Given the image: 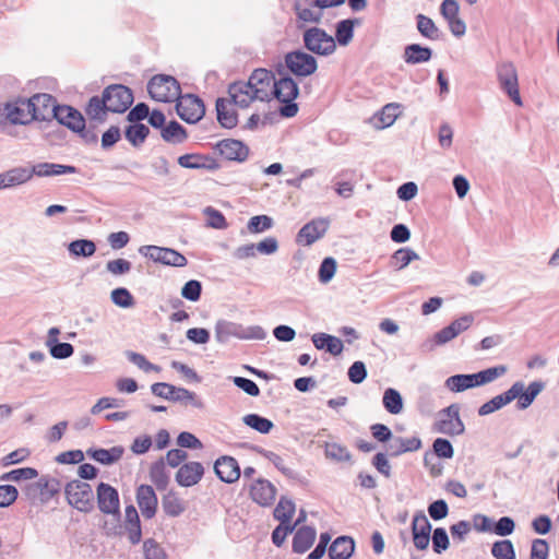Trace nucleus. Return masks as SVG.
Listing matches in <instances>:
<instances>
[{
  "label": "nucleus",
  "instance_id": "52",
  "mask_svg": "<svg viewBox=\"0 0 559 559\" xmlns=\"http://www.w3.org/2000/svg\"><path fill=\"white\" fill-rule=\"evenodd\" d=\"M7 176V179L10 188L23 185L32 179L34 176L33 167L32 168H25V167H15L4 173Z\"/></svg>",
  "mask_w": 559,
  "mask_h": 559
},
{
  "label": "nucleus",
  "instance_id": "36",
  "mask_svg": "<svg viewBox=\"0 0 559 559\" xmlns=\"http://www.w3.org/2000/svg\"><path fill=\"white\" fill-rule=\"evenodd\" d=\"M108 111H110L108 103L106 102L103 94L102 96L91 97L85 107V114L88 117V119L91 121H96L98 123H103L106 121Z\"/></svg>",
  "mask_w": 559,
  "mask_h": 559
},
{
  "label": "nucleus",
  "instance_id": "35",
  "mask_svg": "<svg viewBox=\"0 0 559 559\" xmlns=\"http://www.w3.org/2000/svg\"><path fill=\"white\" fill-rule=\"evenodd\" d=\"M432 57V49L420 44H409L404 48L403 60L407 64L428 62Z\"/></svg>",
  "mask_w": 559,
  "mask_h": 559
},
{
  "label": "nucleus",
  "instance_id": "1",
  "mask_svg": "<svg viewBox=\"0 0 559 559\" xmlns=\"http://www.w3.org/2000/svg\"><path fill=\"white\" fill-rule=\"evenodd\" d=\"M276 73L278 78H275L272 96L283 104L280 108L282 117H295L298 112V105L294 102L299 95L298 84L285 70L284 66L280 64L276 68Z\"/></svg>",
  "mask_w": 559,
  "mask_h": 559
},
{
  "label": "nucleus",
  "instance_id": "53",
  "mask_svg": "<svg viewBox=\"0 0 559 559\" xmlns=\"http://www.w3.org/2000/svg\"><path fill=\"white\" fill-rule=\"evenodd\" d=\"M38 476V471L33 467H21L16 469H12L8 473H4L0 476V480L3 481H20L34 479Z\"/></svg>",
  "mask_w": 559,
  "mask_h": 559
},
{
  "label": "nucleus",
  "instance_id": "57",
  "mask_svg": "<svg viewBox=\"0 0 559 559\" xmlns=\"http://www.w3.org/2000/svg\"><path fill=\"white\" fill-rule=\"evenodd\" d=\"M449 325L438 331L431 341H427L423 346L431 350L435 346H441L456 337Z\"/></svg>",
  "mask_w": 559,
  "mask_h": 559
},
{
  "label": "nucleus",
  "instance_id": "12",
  "mask_svg": "<svg viewBox=\"0 0 559 559\" xmlns=\"http://www.w3.org/2000/svg\"><path fill=\"white\" fill-rule=\"evenodd\" d=\"M176 110L178 116L188 123H197L205 115L203 100L193 94L180 95L177 99Z\"/></svg>",
  "mask_w": 559,
  "mask_h": 559
},
{
  "label": "nucleus",
  "instance_id": "26",
  "mask_svg": "<svg viewBox=\"0 0 559 559\" xmlns=\"http://www.w3.org/2000/svg\"><path fill=\"white\" fill-rule=\"evenodd\" d=\"M32 108L33 103H29L28 99H19L14 103H11L8 120L12 124H27L35 120Z\"/></svg>",
  "mask_w": 559,
  "mask_h": 559
},
{
  "label": "nucleus",
  "instance_id": "39",
  "mask_svg": "<svg viewBox=\"0 0 559 559\" xmlns=\"http://www.w3.org/2000/svg\"><path fill=\"white\" fill-rule=\"evenodd\" d=\"M34 175L38 177L59 176L63 174H75L76 167L71 165H61L53 163H38L33 166Z\"/></svg>",
  "mask_w": 559,
  "mask_h": 559
},
{
  "label": "nucleus",
  "instance_id": "30",
  "mask_svg": "<svg viewBox=\"0 0 559 559\" xmlns=\"http://www.w3.org/2000/svg\"><path fill=\"white\" fill-rule=\"evenodd\" d=\"M416 28L418 33L430 41L441 40L444 36L443 32L436 25L433 20L423 13L415 16Z\"/></svg>",
  "mask_w": 559,
  "mask_h": 559
},
{
  "label": "nucleus",
  "instance_id": "24",
  "mask_svg": "<svg viewBox=\"0 0 559 559\" xmlns=\"http://www.w3.org/2000/svg\"><path fill=\"white\" fill-rule=\"evenodd\" d=\"M228 94L230 96L229 100L241 108L248 107L254 99H257V97L253 96V90L249 81H239L230 84L228 87Z\"/></svg>",
  "mask_w": 559,
  "mask_h": 559
},
{
  "label": "nucleus",
  "instance_id": "40",
  "mask_svg": "<svg viewBox=\"0 0 559 559\" xmlns=\"http://www.w3.org/2000/svg\"><path fill=\"white\" fill-rule=\"evenodd\" d=\"M360 25L359 19H346L336 23L335 43L341 46H347L354 37V27Z\"/></svg>",
  "mask_w": 559,
  "mask_h": 559
},
{
  "label": "nucleus",
  "instance_id": "42",
  "mask_svg": "<svg viewBox=\"0 0 559 559\" xmlns=\"http://www.w3.org/2000/svg\"><path fill=\"white\" fill-rule=\"evenodd\" d=\"M295 511L296 506L294 501L285 496H282L273 511V516L275 520L280 521V523L292 525L290 521L295 514Z\"/></svg>",
  "mask_w": 559,
  "mask_h": 559
},
{
  "label": "nucleus",
  "instance_id": "34",
  "mask_svg": "<svg viewBox=\"0 0 559 559\" xmlns=\"http://www.w3.org/2000/svg\"><path fill=\"white\" fill-rule=\"evenodd\" d=\"M317 532L311 526H300L293 537V551L296 554L306 552L314 543Z\"/></svg>",
  "mask_w": 559,
  "mask_h": 559
},
{
  "label": "nucleus",
  "instance_id": "22",
  "mask_svg": "<svg viewBox=\"0 0 559 559\" xmlns=\"http://www.w3.org/2000/svg\"><path fill=\"white\" fill-rule=\"evenodd\" d=\"M203 475L204 467L200 462H188L178 468L175 479L181 487H192L202 479Z\"/></svg>",
  "mask_w": 559,
  "mask_h": 559
},
{
  "label": "nucleus",
  "instance_id": "14",
  "mask_svg": "<svg viewBox=\"0 0 559 559\" xmlns=\"http://www.w3.org/2000/svg\"><path fill=\"white\" fill-rule=\"evenodd\" d=\"M275 73L266 69H255L249 78V83L253 90V96L258 100H270L273 94Z\"/></svg>",
  "mask_w": 559,
  "mask_h": 559
},
{
  "label": "nucleus",
  "instance_id": "45",
  "mask_svg": "<svg viewBox=\"0 0 559 559\" xmlns=\"http://www.w3.org/2000/svg\"><path fill=\"white\" fill-rule=\"evenodd\" d=\"M400 105L391 103L385 105L381 111L374 115L373 119L377 120L376 126L380 129H384L394 123L399 116Z\"/></svg>",
  "mask_w": 559,
  "mask_h": 559
},
{
  "label": "nucleus",
  "instance_id": "29",
  "mask_svg": "<svg viewBox=\"0 0 559 559\" xmlns=\"http://www.w3.org/2000/svg\"><path fill=\"white\" fill-rule=\"evenodd\" d=\"M355 551V540L350 536H338L329 547L330 559H349Z\"/></svg>",
  "mask_w": 559,
  "mask_h": 559
},
{
  "label": "nucleus",
  "instance_id": "60",
  "mask_svg": "<svg viewBox=\"0 0 559 559\" xmlns=\"http://www.w3.org/2000/svg\"><path fill=\"white\" fill-rule=\"evenodd\" d=\"M110 297L112 302L121 308H130L134 305L133 296L124 287L115 288L111 292Z\"/></svg>",
  "mask_w": 559,
  "mask_h": 559
},
{
  "label": "nucleus",
  "instance_id": "19",
  "mask_svg": "<svg viewBox=\"0 0 559 559\" xmlns=\"http://www.w3.org/2000/svg\"><path fill=\"white\" fill-rule=\"evenodd\" d=\"M214 471L216 476L226 484L237 481L241 475L237 460L228 455H223L215 461Z\"/></svg>",
  "mask_w": 559,
  "mask_h": 559
},
{
  "label": "nucleus",
  "instance_id": "6",
  "mask_svg": "<svg viewBox=\"0 0 559 559\" xmlns=\"http://www.w3.org/2000/svg\"><path fill=\"white\" fill-rule=\"evenodd\" d=\"M64 493L69 504L80 512L94 510V492L90 484L74 479L66 485Z\"/></svg>",
  "mask_w": 559,
  "mask_h": 559
},
{
  "label": "nucleus",
  "instance_id": "62",
  "mask_svg": "<svg viewBox=\"0 0 559 559\" xmlns=\"http://www.w3.org/2000/svg\"><path fill=\"white\" fill-rule=\"evenodd\" d=\"M207 217V225L215 229H225L228 224L222 212L215 210L212 206H206L203 211Z\"/></svg>",
  "mask_w": 559,
  "mask_h": 559
},
{
  "label": "nucleus",
  "instance_id": "43",
  "mask_svg": "<svg viewBox=\"0 0 559 559\" xmlns=\"http://www.w3.org/2000/svg\"><path fill=\"white\" fill-rule=\"evenodd\" d=\"M150 478L158 490H165L169 484V476L166 472L165 461L163 457L151 465Z\"/></svg>",
  "mask_w": 559,
  "mask_h": 559
},
{
  "label": "nucleus",
  "instance_id": "15",
  "mask_svg": "<svg viewBox=\"0 0 559 559\" xmlns=\"http://www.w3.org/2000/svg\"><path fill=\"white\" fill-rule=\"evenodd\" d=\"M97 507L107 515H120L118 490L109 484L99 483L96 488Z\"/></svg>",
  "mask_w": 559,
  "mask_h": 559
},
{
  "label": "nucleus",
  "instance_id": "47",
  "mask_svg": "<svg viewBox=\"0 0 559 559\" xmlns=\"http://www.w3.org/2000/svg\"><path fill=\"white\" fill-rule=\"evenodd\" d=\"M383 407L393 415H397L403 411V399L401 393L393 389L389 388L383 393L382 399Z\"/></svg>",
  "mask_w": 559,
  "mask_h": 559
},
{
  "label": "nucleus",
  "instance_id": "17",
  "mask_svg": "<svg viewBox=\"0 0 559 559\" xmlns=\"http://www.w3.org/2000/svg\"><path fill=\"white\" fill-rule=\"evenodd\" d=\"M330 225L328 218H316L305 224L296 236V242L301 246H311L322 238Z\"/></svg>",
  "mask_w": 559,
  "mask_h": 559
},
{
  "label": "nucleus",
  "instance_id": "7",
  "mask_svg": "<svg viewBox=\"0 0 559 559\" xmlns=\"http://www.w3.org/2000/svg\"><path fill=\"white\" fill-rule=\"evenodd\" d=\"M302 40L306 49L319 56H330L336 50L334 37L317 26L306 29Z\"/></svg>",
  "mask_w": 559,
  "mask_h": 559
},
{
  "label": "nucleus",
  "instance_id": "4",
  "mask_svg": "<svg viewBox=\"0 0 559 559\" xmlns=\"http://www.w3.org/2000/svg\"><path fill=\"white\" fill-rule=\"evenodd\" d=\"M61 489L57 478L41 476L37 481L26 484L22 491L32 504L49 502Z\"/></svg>",
  "mask_w": 559,
  "mask_h": 559
},
{
  "label": "nucleus",
  "instance_id": "58",
  "mask_svg": "<svg viewBox=\"0 0 559 559\" xmlns=\"http://www.w3.org/2000/svg\"><path fill=\"white\" fill-rule=\"evenodd\" d=\"M431 524L423 511L415 513L412 521V534L428 535L431 533Z\"/></svg>",
  "mask_w": 559,
  "mask_h": 559
},
{
  "label": "nucleus",
  "instance_id": "2",
  "mask_svg": "<svg viewBox=\"0 0 559 559\" xmlns=\"http://www.w3.org/2000/svg\"><path fill=\"white\" fill-rule=\"evenodd\" d=\"M508 371L507 366L498 365L476 373H460L449 377L444 381V386L454 393H460L468 389L481 386L493 382L498 378L504 376Z\"/></svg>",
  "mask_w": 559,
  "mask_h": 559
},
{
  "label": "nucleus",
  "instance_id": "13",
  "mask_svg": "<svg viewBox=\"0 0 559 559\" xmlns=\"http://www.w3.org/2000/svg\"><path fill=\"white\" fill-rule=\"evenodd\" d=\"M498 81L501 88L514 102L515 105L522 106V99L519 92L518 72L512 62H502L497 68Z\"/></svg>",
  "mask_w": 559,
  "mask_h": 559
},
{
  "label": "nucleus",
  "instance_id": "27",
  "mask_svg": "<svg viewBox=\"0 0 559 559\" xmlns=\"http://www.w3.org/2000/svg\"><path fill=\"white\" fill-rule=\"evenodd\" d=\"M519 390L516 406L519 409H526L532 405L536 396L544 390L545 383L543 381H533L524 390V383L521 381L514 382Z\"/></svg>",
  "mask_w": 559,
  "mask_h": 559
},
{
  "label": "nucleus",
  "instance_id": "38",
  "mask_svg": "<svg viewBox=\"0 0 559 559\" xmlns=\"http://www.w3.org/2000/svg\"><path fill=\"white\" fill-rule=\"evenodd\" d=\"M162 508L166 515L177 518L186 511L187 504L177 492L169 490L162 498Z\"/></svg>",
  "mask_w": 559,
  "mask_h": 559
},
{
  "label": "nucleus",
  "instance_id": "32",
  "mask_svg": "<svg viewBox=\"0 0 559 559\" xmlns=\"http://www.w3.org/2000/svg\"><path fill=\"white\" fill-rule=\"evenodd\" d=\"M231 102L219 97L216 99L217 121L223 128L233 129L238 123L237 112L230 107Z\"/></svg>",
  "mask_w": 559,
  "mask_h": 559
},
{
  "label": "nucleus",
  "instance_id": "18",
  "mask_svg": "<svg viewBox=\"0 0 559 559\" xmlns=\"http://www.w3.org/2000/svg\"><path fill=\"white\" fill-rule=\"evenodd\" d=\"M251 499L261 507H270L273 504L277 489L265 478H257L249 488Z\"/></svg>",
  "mask_w": 559,
  "mask_h": 559
},
{
  "label": "nucleus",
  "instance_id": "55",
  "mask_svg": "<svg viewBox=\"0 0 559 559\" xmlns=\"http://www.w3.org/2000/svg\"><path fill=\"white\" fill-rule=\"evenodd\" d=\"M173 402H182L186 404H191L197 408L203 407V402L197 397L195 393L185 389V388H176L171 397Z\"/></svg>",
  "mask_w": 559,
  "mask_h": 559
},
{
  "label": "nucleus",
  "instance_id": "64",
  "mask_svg": "<svg viewBox=\"0 0 559 559\" xmlns=\"http://www.w3.org/2000/svg\"><path fill=\"white\" fill-rule=\"evenodd\" d=\"M202 284L197 280L188 281L181 288V296L189 301H198L201 297Z\"/></svg>",
  "mask_w": 559,
  "mask_h": 559
},
{
  "label": "nucleus",
  "instance_id": "48",
  "mask_svg": "<svg viewBox=\"0 0 559 559\" xmlns=\"http://www.w3.org/2000/svg\"><path fill=\"white\" fill-rule=\"evenodd\" d=\"M68 250L71 255L90 258L96 251V245L90 239H76L68 245Z\"/></svg>",
  "mask_w": 559,
  "mask_h": 559
},
{
  "label": "nucleus",
  "instance_id": "54",
  "mask_svg": "<svg viewBox=\"0 0 559 559\" xmlns=\"http://www.w3.org/2000/svg\"><path fill=\"white\" fill-rule=\"evenodd\" d=\"M491 554L496 559H515V550L512 542L509 539L493 543Z\"/></svg>",
  "mask_w": 559,
  "mask_h": 559
},
{
  "label": "nucleus",
  "instance_id": "9",
  "mask_svg": "<svg viewBox=\"0 0 559 559\" xmlns=\"http://www.w3.org/2000/svg\"><path fill=\"white\" fill-rule=\"evenodd\" d=\"M285 70L296 76L306 78L318 69L317 59L302 50L289 51L285 55Z\"/></svg>",
  "mask_w": 559,
  "mask_h": 559
},
{
  "label": "nucleus",
  "instance_id": "3",
  "mask_svg": "<svg viewBox=\"0 0 559 559\" xmlns=\"http://www.w3.org/2000/svg\"><path fill=\"white\" fill-rule=\"evenodd\" d=\"M231 337L239 340H264L266 332L260 325L243 326L240 323L218 320L215 324V338L218 343H227Z\"/></svg>",
  "mask_w": 559,
  "mask_h": 559
},
{
  "label": "nucleus",
  "instance_id": "11",
  "mask_svg": "<svg viewBox=\"0 0 559 559\" xmlns=\"http://www.w3.org/2000/svg\"><path fill=\"white\" fill-rule=\"evenodd\" d=\"M108 103L110 112L122 114L133 103L132 91L122 84H111L102 93Z\"/></svg>",
  "mask_w": 559,
  "mask_h": 559
},
{
  "label": "nucleus",
  "instance_id": "44",
  "mask_svg": "<svg viewBox=\"0 0 559 559\" xmlns=\"http://www.w3.org/2000/svg\"><path fill=\"white\" fill-rule=\"evenodd\" d=\"M150 134V129L143 123H131L124 130L126 139L134 146H141Z\"/></svg>",
  "mask_w": 559,
  "mask_h": 559
},
{
  "label": "nucleus",
  "instance_id": "28",
  "mask_svg": "<svg viewBox=\"0 0 559 559\" xmlns=\"http://www.w3.org/2000/svg\"><path fill=\"white\" fill-rule=\"evenodd\" d=\"M124 531L132 545L141 542L142 530L139 513L133 504L127 506L124 510Z\"/></svg>",
  "mask_w": 559,
  "mask_h": 559
},
{
  "label": "nucleus",
  "instance_id": "46",
  "mask_svg": "<svg viewBox=\"0 0 559 559\" xmlns=\"http://www.w3.org/2000/svg\"><path fill=\"white\" fill-rule=\"evenodd\" d=\"M419 255L413 249L405 247L396 250L390 260V264L397 271L406 267L412 261L418 260Z\"/></svg>",
  "mask_w": 559,
  "mask_h": 559
},
{
  "label": "nucleus",
  "instance_id": "59",
  "mask_svg": "<svg viewBox=\"0 0 559 559\" xmlns=\"http://www.w3.org/2000/svg\"><path fill=\"white\" fill-rule=\"evenodd\" d=\"M432 453L435 456L440 459H452L454 455V449L452 443L444 438H437L432 443Z\"/></svg>",
  "mask_w": 559,
  "mask_h": 559
},
{
  "label": "nucleus",
  "instance_id": "56",
  "mask_svg": "<svg viewBox=\"0 0 559 559\" xmlns=\"http://www.w3.org/2000/svg\"><path fill=\"white\" fill-rule=\"evenodd\" d=\"M273 226V218L267 215H257L252 216L248 224L247 228L251 234L263 233Z\"/></svg>",
  "mask_w": 559,
  "mask_h": 559
},
{
  "label": "nucleus",
  "instance_id": "16",
  "mask_svg": "<svg viewBox=\"0 0 559 559\" xmlns=\"http://www.w3.org/2000/svg\"><path fill=\"white\" fill-rule=\"evenodd\" d=\"M29 103H33L32 112L35 120L39 121H50L55 119L57 109L60 108V105L56 104V99L50 94L40 93L35 94L31 98H28Z\"/></svg>",
  "mask_w": 559,
  "mask_h": 559
},
{
  "label": "nucleus",
  "instance_id": "21",
  "mask_svg": "<svg viewBox=\"0 0 559 559\" xmlns=\"http://www.w3.org/2000/svg\"><path fill=\"white\" fill-rule=\"evenodd\" d=\"M136 502L144 519L155 516L158 506L155 490L150 485H140L136 489Z\"/></svg>",
  "mask_w": 559,
  "mask_h": 559
},
{
  "label": "nucleus",
  "instance_id": "61",
  "mask_svg": "<svg viewBox=\"0 0 559 559\" xmlns=\"http://www.w3.org/2000/svg\"><path fill=\"white\" fill-rule=\"evenodd\" d=\"M432 549L436 554H442L449 548L450 540L445 528L437 527L432 533Z\"/></svg>",
  "mask_w": 559,
  "mask_h": 559
},
{
  "label": "nucleus",
  "instance_id": "31",
  "mask_svg": "<svg viewBox=\"0 0 559 559\" xmlns=\"http://www.w3.org/2000/svg\"><path fill=\"white\" fill-rule=\"evenodd\" d=\"M311 341L317 349H324L333 356L342 354L344 348L343 342L338 337L323 332L314 333Z\"/></svg>",
  "mask_w": 559,
  "mask_h": 559
},
{
  "label": "nucleus",
  "instance_id": "41",
  "mask_svg": "<svg viewBox=\"0 0 559 559\" xmlns=\"http://www.w3.org/2000/svg\"><path fill=\"white\" fill-rule=\"evenodd\" d=\"M160 135L164 141L173 144H180L188 138L186 129L176 120H171L162 129Z\"/></svg>",
  "mask_w": 559,
  "mask_h": 559
},
{
  "label": "nucleus",
  "instance_id": "10",
  "mask_svg": "<svg viewBox=\"0 0 559 559\" xmlns=\"http://www.w3.org/2000/svg\"><path fill=\"white\" fill-rule=\"evenodd\" d=\"M139 253L164 265L183 267L188 263L183 254L171 248L146 245L139 248Z\"/></svg>",
  "mask_w": 559,
  "mask_h": 559
},
{
  "label": "nucleus",
  "instance_id": "37",
  "mask_svg": "<svg viewBox=\"0 0 559 559\" xmlns=\"http://www.w3.org/2000/svg\"><path fill=\"white\" fill-rule=\"evenodd\" d=\"M178 164L188 169H216L217 164L209 156L201 154H185L178 157Z\"/></svg>",
  "mask_w": 559,
  "mask_h": 559
},
{
  "label": "nucleus",
  "instance_id": "33",
  "mask_svg": "<svg viewBox=\"0 0 559 559\" xmlns=\"http://www.w3.org/2000/svg\"><path fill=\"white\" fill-rule=\"evenodd\" d=\"M123 453L124 449L121 445H115L110 449L90 448L86 451L88 457L104 465H111L118 462Z\"/></svg>",
  "mask_w": 559,
  "mask_h": 559
},
{
  "label": "nucleus",
  "instance_id": "8",
  "mask_svg": "<svg viewBox=\"0 0 559 559\" xmlns=\"http://www.w3.org/2000/svg\"><path fill=\"white\" fill-rule=\"evenodd\" d=\"M460 405L453 403L438 413L433 429L448 436H461L465 431V426L460 417Z\"/></svg>",
  "mask_w": 559,
  "mask_h": 559
},
{
  "label": "nucleus",
  "instance_id": "63",
  "mask_svg": "<svg viewBox=\"0 0 559 559\" xmlns=\"http://www.w3.org/2000/svg\"><path fill=\"white\" fill-rule=\"evenodd\" d=\"M143 551L145 559H167L163 547L153 538H148L143 543Z\"/></svg>",
  "mask_w": 559,
  "mask_h": 559
},
{
  "label": "nucleus",
  "instance_id": "23",
  "mask_svg": "<svg viewBox=\"0 0 559 559\" xmlns=\"http://www.w3.org/2000/svg\"><path fill=\"white\" fill-rule=\"evenodd\" d=\"M55 119L62 126H66L71 131H82L85 126V119L83 115L74 107L68 105H60L57 109Z\"/></svg>",
  "mask_w": 559,
  "mask_h": 559
},
{
  "label": "nucleus",
  "instance_id": "51",
  "mask_svg": "<svg viewBox=\"0 0 559 559\" xmlns=\"http://www.w3.org/2000/svg\"><path fill=\"white\" fill-rule=\"evenodd\" d=\"M242 420L247 426L263 435L269 433L274 427L272 420L258 414H248Z\"/></svg>",
  "mask_w": 559,
  "mask_h": 559
},
{
  "label": "nucleus",
  "instance_id": "5",
  "mask_svg": "<svg viewBox=\"0 0 559 559\" xmlns=\"http://www.w3.org/2000/svg\"><path fill=\"white\" fill-rule=\"evenodd\" d=\"M150 96L163 103H171L179 98L181 88L179 82L171 75H154L147 84Z\"/></svg>",
  "mask_w": 559,
  "mask_h": 559
},
{
  "label": "nucleus",
  "instance_id": "25",
  "mask_svg": "<svg viewBox=\"0 0 559 559\" xmlns=\"http://www.w3.org/2000/svg\"><path fill=\"white\" fill-rule=\"evenodd\" d=\"M519 390L520 389L516 385H511V388L508 391H506L502 394H499V395L492 397L491 400H489L488 402L484 403L478 408V415L487 416L496 411H499L500 408L508 405L509 403H511L513 400H515L518 397Z\"/></svg>",
  "mask_w": 559,
  "mask_h": 559
},
{
  "label": "nucleus",
  "instance_id": "49",
  "mask_svg": "<svg viewBox=\"0 0 559 559\" xmlns=\"http://www.w3.org/2000/svg\"><path fill=\"white\" fill-rule=\"evenodd\" d=\"M254 449L257 450V452L259 454H261L262 456L267 459L271 463H273V465L281 473H283L286 477L293 478V479L296 478V476H297L296 472L285 465L284 459L282 456H280L278 454H276L272 451L265 450L263 448L257 447Z\"/></svg>",
  "mask_w": 559,
  "mask_h": 559
},
{
  "label": "nucleus",
  "instance_id": "20",
  "mask_svg": "<svg viewBox=\"0 0 559 559\" xmlns=\"http://www.w3.org/2000/svg\"><path fill=\"white\" fill-rule=\"evenodd\" d=\"M216 150L224 158L239 163L245 162L249 155V147L243 142L235 139L219 141L216 144Z\"/></svg>",
  "mask_w": 559,
  "mask_h": 559
},
{
  "label": "nucleus",
  "instance_id": "50",
  "mask_svg": "<svg viewBox=\"0 0 559 559\" xmlns=\"http://www.w3.org/2000/svg\"><path fill=\"white\" fill-rule=\"evenodd\" d=\"M326 459L335 462H349L352 454L346 447L336 442H326L324 445Z\"/></svg>",
  "mask_w": 559,
  "mask_h": 559
}]
</instances>
